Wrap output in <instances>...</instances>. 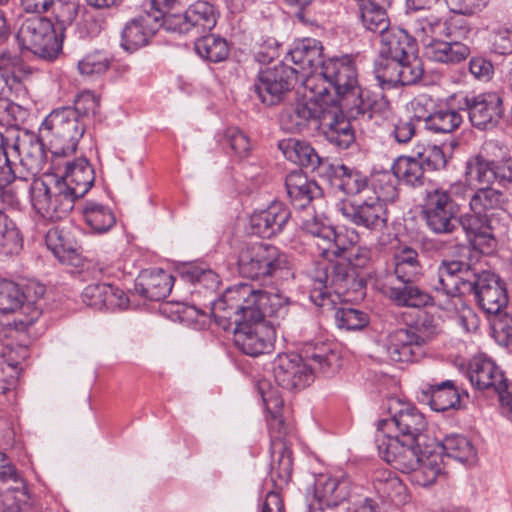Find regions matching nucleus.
Instances as JSON below:
<instances>
[{"instance_id":"obj_1","label":"nucleus","mask_w":512,"mask_h":512,"mask_svg":"<svg viewBox=\"0 0 512 512\" xmlns=\"http://www.w3.org/2000/svg\"><path fill=\"white\" fill-rule=\"evenodd\" d=\"M430 287L447 298L473 294L488 314H497L508 304L505 283L498 275L490 271L478 272L460 260H442L430 279Z\"/></svg>"},{"instance_id":"obj_2","label":"nucleus","mask_w":512,"mask_h":512,"mask_svg":"<svg viewBox=\"0 0 512 512\" xmlns=\"http://www.w3.org/2000/svg\"><path fill=\"white\" fill-rule=\"evenodd\" d=\"M210 311L219 326L233 330L235 345L246 355L256 357L272 350L275 329L269 322L250 319L246 311L233 309L224 295L211 303Z\"/></svg>"},{"instance_id":"obj_3","label":"nucleus","mask_w":512,"mask_h":512,"mask_svg":"<svg viewBox=\"0 0 512 512\" xmlns=\"http://www.w3.org/2000/svg\"><path fill=\"white\" fill-rule=\"evenodd\" d=\"M306 358L310 363L294 353L277 355L272 362V372L278 385L288 391L304 389L313 382L316 371L330 374L341 366L339 354L325 347L307 353Z\"/></svg>"},{"instance_id":"obj_4","label":"nucleus","mask_w":512,"mask_h":512,"mask_svg":"<svg viewBox=\"0 0 512 512\" xmlns=\"http://www.w3.org/2000/svg\"><path fill=\"white\" fill-rule=\"evenodd\" d=\"M321 74L334 89L341 107L346 109L351 117L357 118L366 114L371 117L375 100L369 90L359 85L356 64L349 56L325 60L322 63Z\"/></svg>"},{"instance_id":"obj_5","label":"nucleus","mask_w":512,"mask_h":512,"mask_svg":"<svg viewBox=\"0 0 512 512\" xmlns=\"http://www.w3.org/2000/svg\"><path fill=\"white\" fill-rule=\"evenodd\" d=\"M223 295L224 301H230L233 309L244 310L250 319L260 321H265L266 317L286 318L292 304L280 293L258 290L244 283L227 288Z\"/></svg>"},{"instance_id":"obj_6","label":"nucleus","mask_w":512,"mask_h":512,"mask_svg":"<svg viewBox=\"0 0 512 512\" xmlns=\"http://www.w3.org/2000/svg\"><path fill=\"white\" fill-rule=\"evenodd\" d=\"M237 266L242 277L259 280L284 272L287 274L290 261L276 246L251 243L244 245L239 251Z\"/></svg>"},{"instance_id":"obj_7","label":"nucleus","mask_w":512,"mask_h":512,"mask_svg":"<svg viewBox=\"0 0 512 512\" xmlns=\"http://www.w3.org/2000/svg\"><path fill=\"white\" fill-rule=\"evenodd\" d=\"M310 299L316 306H324L330 301V289L337 294H343L355 286H362L364 279L356 281L354 273L350 272L348 264L328 261L317 262L310 274Z\"/></svg>"},{"instance_id":"obj_8","label":"nucleus","mask_w":512,"mask_h":512,"mask_svg":"<svg viewBox=\"0 0 512 512\" xmlns=\"http://www.w3.org/2000/svg\"><path fill=\"white\" fill-rule=\"evenodd\" d=\"M40 132L49 138L55 156H66L75 152L85 132L82 123L70 107L53 110L43 121Z\"/></svg>"},{"instance_id":"obj_9","label":"nucleus","mask_w":512,"mask_h":512,"mask_svg":"<svg viewBox=\"0 0 512 512\" xmlns=\"http://www.w3.org/2000/svg\"><path fill=\"white\" fill-rule=\"evenodd\" d=\"M30 194L34 209L52 221L63 218L74 206L75 199L65 190V184L57 181V176L35 180L31 185Z\"/></svg>"},{"instance_id":"obj_10","label":"nucleus","mask_w":512,"mask_h":512,"mask_svg":"<svg viewBox=\"0 0 512 512\" xmlns=\"http://www.w3.org/2000/svg\"><path fill=\"white\" fill-rule=\"evenodd\" d=\"M459 205L443 188L427 191L422 216L427 228L436 235L453 234L457 229Z\"/></svg>"},{"instance_id":"obj_11","label":"nucleus","mask_w":512,"mask_h":512,"mask_svg":"<svg viewBox=\"0 0 512 512\" xmlns=\"http://www.w3.org/2000/svg\"><path fill=\"white\" fill-rule=\"evenodd\" d=\"M22 50H27L43 59H54L59 53L53 24L47 18L33 17L24 20L16 34Z\"/></svg>"},{"instance_id":"obj_12","label":"nucleus","mask_w":512,"mask_h":512,"mask_svg":"<svg viewBox=\"0 0 512 512\" xmlns=\"http://www.w3.org/2000/svg\"><path fill=\"white\" fill-rule=\"evenodd\" d=\"M338 209L346 220L369 231L379 232L387 226L386 204L380 201L375 194L342 202Z\"/></svg>"},{"instance_id":"obj_13","label":"nucleus","mask_w":512,"mask_h":512,"mask_svg":"<svg viewBox=\"0 0 512 512\" xmlns=\"http://www.w3.org/2000/svg\"><path fill=\"white\" fill-rule=\"evenodd\" d=\"M296 79L297 70L288 65L267 67L259 72L253 91L266 106L277 105L291 90Z\"/></svg>"},{"instance_id":"obj_14","label":"nucleus","mask_w":512,"mask_h":512,"mask_svg":"<svg viewBox=\"0 0 512 512\" xmlns=\"http://www.w3.org/2000/svg\"><path fill=\"white\" fill-rule=\"evenodd\" d=\"M379 455L392 467L408 473L415 469L428 451L423 449L425 443L406 441L383 434L376 439Z\"/></svg>"},{"instance_id":"obj_15","label":"nucleus","mask_w":512,"mask_h":512,"mask_svg":"<svg viewBox=\"0 0 512 512\" xmlns=\"http://www.w3.org/2000/svg\"><path fill=\"white\" fill-rule=\"evenodd\" d=\"M389 411L391 417L379 421V430L394 427L397 433L391 435V437H397L410 442L417 441L426 443L427 421L416 407L402 404L401 408L394 412L392 411V407H389Z\"/></svg>"},{"instance_id":"obj_16","label":"nucleus","mask_w":512,"mask_h":512,"mask_svg":"<svg viewBox=\"0 0 512 512\" xmlns=\"http://www.w3.org/2000/svg\"><path fill=\"white\" fill-rule=\"evenodd\" d=\"M330 116L319 101L301 98L283 109L280 124L287 132L301 133L310 126L319 127L321 120H326Z\"/></svg>"},{"instance_id":"obj_17","label":"nucleus","mask_w":512,"mask_h":512,"mask_svg":"<svg viewBox=\"0 0 512 512\" xmlns=\"http://www.w3.org/2000/svg\"><path fill=\"white\" fill-rule=\"evenodd\" d=\"M463 104L472 125L479 129L495 127L503 116V100L496 92L466 96Z\"/></svg>"},{"instance_id":"obj_18","label":"nucleus","mask_w":512,"mask_h":512,"mask_svg":"<svg viewBox=\"0 0 512 512\" xmlns=\"http://www.w3.org/2000/svg\"><path fill=\"white\" fill-rule=\"evenodd\" d=\"M458 224L465 232L467 240L474 247L484 251L495 246L497 227L493 218L470 211L457 218Z\"/></svg>"},{"instance_id":"obj_19","label":"nucleus","mask_w":512,"mask_h":512,"mask_svg":"<svg viewBox=\"0 0 512 512\" xmlns=\"http://www.w3.org/2000/svg\"><path fill=\"white\" fill-rule=\"evenodd\" d=\"M290 215V210L285 204L274 201L266 209L256 211L251 215V231L259 237L272 238L283 231Z\"/></svg>"},{"instance_id":"obj_20","label":"nucleus","mask_w":512,"mask_h":512,"mask_svg":"<svg viewBox=\"0 0 512 512\" xmlns=\"http://www.w3.org/2000/svg\"><path fill=\"white\" fill-rule=\"evenodd\" d=\"M60 184H65V190L76 200L83 197L95 181L94 169L86 158L80 157L65 163V170L57 177Z\"/></svg>"},{"instance_id":"obj_21","label":"nucleus","mask_w":512,"mask_h":512,"mask_svg":"<svg viewBox=\"0 0 512 512\" xmlns=\"http://www.w3.org/2000/svg\"><path fill=\"white\" fill-rule=\"evenodd\" d=\"M8 150L19 157L21 166L26 169V175L21 176L24 179L34 177L45 164L46 153L43 143L35 136L15 138L12 143L9 141Z\"/></svg>"},{"instance_id":"obj_22","label":"nucleus","mask_w":512,"mask_h":512,"mask_svg":"<svg viewBox=\"0 0 512 512\" xmlns=\"http://www.w3.org/2000/svg\"><path fill=\"white\" fill-rule=\"evenodd\" d=\"M471 384L480 391L493 393L503 387L505 375L500 367L485 356H475L467 370Z\"/></svg>"},{"instance_id":"obj_23","label":"nucleus","mask_w":512,"mask_h":512,"mask_svg":"<svg viewBox=\"0 0 512 512\" xmlns=\"http://www.w3.org/2000/svg\"><path fill=\"white\" fill-rule=\"evenodd\" d=\"M383 347L387 357L394 362L417 361L423 354L419 342L408 327L389 332Z\"/></svg>"},{"instance_id":"obj_24","label":"nucleus","mask_w":512,"mask_h":512,"mask_svg":"<svg viewBox=\"0 0 512 512\" xmlns=\"http://www.w3.org/2000/svg\"><path fill=\"white\" fill-rule=\"evenodd\" d=\"M418 53V44L406 30L391 26L379 35L378 54L384 57L403 59Z\"/></svg>"},{"instance_id":"obj_25","label":"nucleus","mask_w":512,"mask_h":512,"mask_svg":"<svg viewBox=\"0 0 512 512\" xmlns=\"http://www.w3.org/2000/svg\"><path fill=\"white\" fill-rule=\"evenodd\" d=\"M331 185L348 196L355 198L370 194L369 180L360 171L344 164L329 167Z\"/></svg>"},{"instance_id":"obj_26","label":"nucleus","mask_w":512,"mask_h":512,"mask_svg":"<svg viewBox=\"0 0 512 512\" xmlns=\"http://www.w3.org/2000/svg\"><path fill=\"white\" fill-rule=\"evenodd\" d=\"M351 492V481L347 476L320 478L315 486V497L327 509H313L311 512H327L345 501Z\"/></svg>"},{"instance_id":"obj_27","label":"nucleus","mask_w":512,"mask_h":512,"mask_svg":"<svg viewBox=\"0 0 512 512\" xmlns=\"http://www.w3.org/2000/svg\"><path fill=\"white\" fill-rule=\"evenodd\" d=\"M173 282L174 277L162 269L146 270L137 278L135 290L146 299L160 301L170 294Z\"/></svg>"},{"instance_id":"obj_28","label":"nucleus","mask_w":512,"mask_h":512,"mask_svg":"<svg viewBox=\"0 0 512 512\" xmlns=\"http://www.w3.org/2000/svg\"><path fill=\"white\" fill-rule=\"evenodd\" d=\"M160 28V24L144 12L131 19L122 31V47L134 51L146 45Z\"/></svg>"},{"instance_id":"obj_29","label":"nucleus","mask_w":512,"mask_h":512,"mask_svg":"<svg viewBox=\"0 0 512 512\" xmlns=\"http://www.w3.org/2000/svg\"><path fill=\"white\" fill-rule=\"evenodd\" d=\"M272 462L270 479L274 490H282L291 480L293 471L292 450L283 440L271 442Z\"/></svg>"},{"instance_id":"obj_30","label":"nucleus","mask_w":512,"mask_h":512,"mask_svg":"<svg viewBox=\"0 0 512 512\" xmlns=\"http://www.w3.org/2000/svg\"><path fill=\"white\" fill-rule=\"evenodd\" d=\"M0 512H37L31 506L25 481L20 475L9 484H0Z\"/></svg>"},{"instance_id":"obj_31","label":"nucleus","mask_w":512,"mask_h":512,"mask_svg":"<svg viewBox=\"0 0 512 512\" xmlns=\"http://www.w3.org/2000/svg\"><path fill=\"white\" fill-rule=\"evenodd\" d=\"M331 116L326 120L322 119L319 128L324 138L333 146L339 149H347L355 142L354 130L351 123L344 117L337 115V112L327 111Z\"/></svg>"},{"instance_id":"obj_32","label":"nucleus","mask_w":512,"mask_h":512,"mask_svg":"<svg viewBox=\"0 0 512 512\" xmlns=\"http://www.w3.org/2000/svg\"><path fill=\"white\" fill-rule=\"evenodd\" d=\"M288 196L292 205L297 209H304L321 196V188L314 181H309L300 172H292L285 180Z\"/></svg>"},{"instance_id":"obj_33","label":"nucleus","mask_w":512,"mask_h":512,"mask_svg":"<svg viewBox=\"0 0 512 512\" xmlns=\"http://www.w3.org/2000/svg\"><path fill=\"white\" fill-rule=\"evenodd\" d=\"M507 199L504 194L489 186L477 189L469 199L470 211L482 213L493 218L500 214H506L504 209Z\"/></svg>"},{"instance_id":"obj_34","label":"nucleus","mask_w":512,"mask_h":512,"mask_svg":"<svg viewBox=\"0 0 512 512\" xmlns=\"http://www.w3.org/2000/svg\"><path fill=\"white\" fill-rule=\"evenodd\" d=\"M387 5L388 0H358L361 23L366 30L380 35L391 27Z\"/></svg>"},{"instance_id":"obj_35","label":"nucleus","mask_w":512,"mask_h":512,"mask_svg":"<svg viewBox=\"0 0 512 512\" xmlns=\"http://www.w3.org/2000/svg\"><path fill=\"white\" fill-rule=\"evenodd\" d=\"M284 157L307 169L314 171L321 163V158L315 149L306 141L297 139H284L278 144Z\"/></svg>"},{"instance_id":"obj_36","label":"nucleus","mask_w":512,"mask_h":512,"mask_svg":"<svg viewBox=\"0 0 512 512\" xmlns=\"http://www.w3.org/2000/svg\"><path fill=\"white\" fill-rule=\"evenodd\" d=\"M425 53L432 61L455 64L465 60L470 55V49L457 40L441 39L425 42Z\"/></svg>"},{"instance_id":"obj_37","label":"nucleus","mask_w":512,"mask_h":512,"mask_svg":"<svg viewBox=\"0 0 512 512\" xmlns=\"http://www.w3.org/2000/svg\"><path fill=\"white\" fill-rule=\"evenodd\" d=\"M423 266L418 252L409 247H398L394 253V273L401 282H415L422 275Z\"/></svg>"},{"instance_id":"obj_38","label":"nucleus","mask_w":512,"mask_h":512,"mask_svg":"<svg viewBox=\"0 0 512 512\" xmlns=\"http://www.w3.org/2000/svg\"><path fill=\"white\" fill-rule=\"evenodd\" d=\"M414 282H402L401 286H389L386 294L399 306L423 307L432 304L433 298Z\"/></svg>"},{"instance_id":"obj_39","label":"nucleus","mask_w":512,"mask_h":512,"mask_svg":"<svg viewBox=\"0 0 512 512\" xmlns=\"http://www.w3.org/2000/svg\"><path fill=\"white\" fill-rule=\"evenodd\" d=\"M391 169L400 182L413 188L422 187L427 181L426 169L412 155L398 157Z\"/></svg>"},{"instance_id":"obj_40","label":"nucleus","mask_w":512,"mask_h":512,"mask_svg":"<svg viewBox=\"0 0 512 512\" xmlns=\"http://www.w3.org/2000/svg\"><path fill=\"white\" fill-rule=\"evenodd\" d=\"M407 474H410L411 482L418 486L428 487L434 484L439 477L443 476L440 456L428 451V453L422 457L419 465Z\"/></svg>"},{"instance_id":"obj_41","label":"nucleus","mask_w":512,"mask_h":512,"mask_svg":"<svg viewBox=\"0 0 512 512\" xmlns=\"http://www.w3.org/2000/svg\"><path fill=\"white\" fill-rule=\"evenodd\" d=\"M423 392L431 395L430 404L436 411H447L460 403L459 393L451 380L439 384H427Z\"/></svg>"},{"instance_id":"obj_42","label":"nucleus","mask_w":512,"mask_h":512,"mask_svg":"<svg viewBox=\"0 0 512 512\" xmlns=\"http://www.w3.org/2000/svg\"><path fill=\"white\" fill-rule=\"evenodd\" d=\"M191 31L201 34L211 31L217 22L214 6L204 0L192 3L187 9Z\"/></svg>"},{"instance_id":"obj_43","label":"nucleus","mask_w":512,"mask_h":512,"mask_svg":"<svg viewBox=\"0 0 512 512\" xmlns=\"http://www.w3.org/2000/svg\"><path fill=\"white\" fill-rule=\"evenodd\" d=\"M423 119L425 128L435 134H448L455 131L462 123V116L453 109H439L433 113L417 115Z\"/></svg>"},{"instance_id":"obj_44","label":"nucleus","mask_w":512,"mask_h":512,"mask_svg":"<svg viewBox=\"0 0 512 512\" xmlns=\"http://www.w3.org/2000/svg\"><path fill=\"white\" fill-rule=\"evenodd\" d=\"M459 21H442L439 17L430 15L419 21L417 33L421 42L437 41L443 37L452 38V29L457 27Z\"/></svg>"},{"instance_id":"obj_45","label":"nucleus","mask_w":512,"mask_h":512,"mask_svg":"<svg viewBox=\"0 0 512 512\" xmlns=\"http://www.w3.org/2000/svg\"><path fill=\"white\" fill-rule=\"evenodd\" d=\"M441 448L448 457L462 463H473L477 457L472 442L463 435H447L441 442Z\"/></svg>"},{"instance_id":"obj_46","label":"nucleus","mask_w":512,"mask_h":512,"mask_svg":"<svg viewBox=\"0 0 512 512\" xmlns=\"http://www.w3.org/2000/svg\"><path fill=\"white\" fill-rule=\"evenodd\" d=\"M86 223L96 233H105L116 223L113 211L102 204L89 201L83 208Z\"/></svg>"},{"instance_id":"obj_47","label":"nucleus","mask_w":512,"mask_h":512,"mask_svg":"<svg viewBox=\"0 0 512 512\" xmlns=\"http://www.w3.org/2000/svg\"><path fill=\"white\" fill-rule=\"evenodd\" d=\"M195 51L201 58L217 63L228 57L229 46L224 38L209 34L195 41Z\"/></svg>"},{"instance_id":"obj_48","label":"nucleus","mask_w":512,"mask_h":512,"mask_svg":"<svg viewBox=\"0 0 512 512\" xmlns=\"http://www.w3.org/2000/svg\"><path fill=\"white\" fill-rule=\"evenodd\" d=\"M323 47L321 43L315 39H306L300 45L295 47L290 55L292 61L299 65L301 69L309 68L312 69L320 65L325 60H322Z\"/></svg>"},{"instance_id":"obj_49","label":"nucleus","mask_w":512,"mask_h":512,"mask_svg":"<svg viewBox=\"0 0 512 512\" xmlns=\"http://www.w3.org/2000/svg\"><path fill=\"white\" fill-rule=\"evenodd\" d=\"M412 156L428 171L442 170L447 165V158L438 145L417 143L412 149Z\"/></svg>"},{"instance_id":"obj_50","label":"nucleus","mask_w":512,"mask_h":512,"mask_svg":"<svg viewBox=\"0 0 512 512\" xmlns=\"http://www.w3.org/2000/svg\"><path fill=\"white\" fill-rule=\"evenodd\" d=\"M398 182L400 181L393 170L377 172L369 182L370 194H375L385 204L392 202L398 198Z\"/></svg>"},{"instance_id":"obj_51","label":"nucleus","mask_w":512,"mask_h":512,"mask_svg":"<svg viewBox=\"0 0 512 512\" xmlns=\"http://www.w3.org/2000/svg\"><path fill=\"white\" fill-rule=\"evenodd\" d=\"M401 59L378 54L374 62L375 77L381 86L395 87L400 81Z\"/></svg>"},{"instance_id":"obj_52","label":"nucleus","mask_w":512,"mask_h":512,"mask_svg":"<svg viewBox=\"0 0 512 512\" xmlns=\"http://www.w3.org/2000/svg\"><path fill=\"white\" fill-rule=\"evenodd\" d=\"M494 161H489L481 155L470 158L466 163L465 175L469 181L482 185H490L495 179Z\"/></svg>"},{"instance_id":"obj_53","label":"nucleus","mask_w":512,"mask_h":512,"mask_svg":"<svg viewBox=\"0 0 512 512\" xmlns=\"http://www.w3.org/2000/svg\"><path fill=\"white\" fill-rule=\"evenodd\" d=\"M24 297L18 284L6 279L0 280V312L12 313L24 308Z\"/></svg>"},{"instance_id":"obj_54","label":"nucleus","mask_w":512,"mask_h":512,"mask_svg":"<svg viewBox=\"0 0 512 512\" xmlns=\"http://www.w3.org/2000/svg\"><path fill=\"white\" fill-rule=\"evenodd\" d=\"M112 56L103 50H95L86 54L79 62L78 69L82 75L99 76L111 66Z\"/></svg>"},{"instance_id":"obj_55","label":"nucleus","mask_w":512,"mask_h":512,"mask_svg":"<svg viewBox=\"0 0 512 512\" xmlns=\"http://www.w3.org/2000/svg\"><path fill=\"white\" fill-rule=\"evenodd\" d=\"M373 485L377 493L384 499L394 501L405 490L402 481L390 471H378L375 474Z\"/></svg>"},{"instance_id":"obj_56","label":"nucleus","mask_w":512,"mask_h":512,"mask_svg":"<svg viewBox=\"0 0 512 512\" xmlns=\"http://www.w3.org/2000/svg\"><path fill=\"white\" fill-rule=\"evenodd\" d=\"M0 96L6 89H11L18 79L15 75L20 59L7 50L0 51Z\"/></svg>"},{"instance_id":"obj_57","label":"nucleus","mask_w":512,"mask_h":512,"mask_svg":"<svg viewBox=\"0 0 512 512\" xmlns=\"http://www.w3.org/2000/svg\"><path fill=\"white\" fill-rule=\"evenodd\" d=\"M424 68L418 53L412 56H406L401 59L400 81L399 85H413L417 83L423 76Z\"/></svg>"},{"instance_id":"obj_58","label":"nucleus","mask_w":512,"mask_h":512,"mask_svg":"<svg viewBox=\"0 0 512 512\" xmlns=\"http://www.w3.org/2000/svg\"><path fill=\"white\" fill-rule=\"evenodd\" d=\"M335 320L337 326L345 330H359L369 322L366 313L353 308H339L335 313Z\"/></svg>"},{"instance_id":"obj_59","label":"nucleus","mask_w":512,"mask_h":512,"mask_svg":"<svg viewBox=\"0 0 512 512\" xmlns=\"http://www.w3.org/2000/svg\"><path fill=\"white\" fill-rule=\"evenodd\" d=\"M408 329L413 333L421 348L440 332L438 323L433 316L428 314L420 317L415 324L408 326Z\"/></svg>"},{"instance_id":"obj_60","label":"nucleus","mask_w":512,"mask_h":512,"mask_svg":"<svg viewBox=\"0 0 512 512\" xmlns=\"http://www.w3.org/2000/svg\"><path fill=\"white\" fill-rule=\"evenodd\" d=\"M183 277L192 283H198L208 290H216L219 286L218 275L209 268L191 265L183 272Z\"/></svg>"},{"instance_id":"obj_61","label":"nucleus","mask_w":512,"mask_h":512,"mask_svg":"<svg viewBox=\"0 0 512 512\" xmlns=\"http://www.w3.org/2000/svg\"><path fill=\"white\" fill-rule=\"evenodd\" d=\"M303 86L305 89V93L302 97L303 99H314L315 101H319L323 106L327 103L326 97L329 94L330 86L322 76L321 72L319 74L307 76L303 81Z\"/></svg>"},{"instance_id":"obj_62","label":"nucleus","mask_w":512,"mask_h":512,"mask_svg":"<svg viewBox=\"0 0 512 512\" xmlns=\"http://www.w3.org/2000/svg\"><path fill=\"white\" fill-rule=\"evenodd\" d=\"M45 241L48 249L62 262L68 259L70 254L75 253L70 241L58 229H50L46 234Z\"/></svg>"},{"instance_id":"obj_63","label":"nucleus","mask_w":512,"mask_h":512,"mask_svg":"<svg viewBox=\"0 0 512 512\" xmlns=\"http://www.w3.org/2000/svg\"><path fill=\"white\" fill-rule=\"evenodd\" d=\"M53 16L60 29L72 24L78 13V6L73 0H53L50 6Z\"/></svg>"},{"instance_id":"obj_64","label":"nucleus","mask_w":512,"mask_h":512,"mask_svg":"<svg viewBox=\"0 0 512 512\" xmlns=\"http://www.w3.org/2000/svg\"><path fill=\"white\" fill-rule=\"evenodd\" d=\"M98 109L99 98L90 91L80 93L74 100V106L70 107L82 123H85V118L95 115Z\"/></svg>"}]
</instances>
